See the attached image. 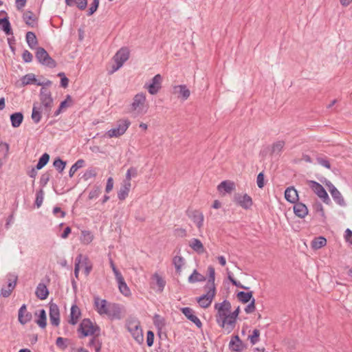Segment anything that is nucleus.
<instances>
[{"instance_id":"nucleus-25","label":"nucleus","mask_w":352,"mask_h":352,"mask_svg":"<svg viewBox=\"0 0 352 352\" xmlns=\"http://www.w3.org/2000/svg\"><path fill=\"white\" fill-rule=\"evenodd\" d=\"M0 29L7 36L13 35V30L8 16H5L3 18H0Z\"/></svg>"},{"instance_id":"nucleus-20","label":"nucleus","mask_w":352,"mask_h":352,"mask_svg":"<svg viewBox=\"0 0 352 352\" xmlns=\"http://www.w3.org/2000/svg\"><path fill=\"white\" fill-rule=\"evenodd\" d=\"M294 205L293 207V210L296 216L300 219H302L305 218L308 214L309 210L307 206L305 204L298 201L294 203Z\"/></svg>"},{"instance_id":"nucleus-28","label":"nucleus","mask_w":352,"mask_h":352,"mask_svg":"<svg viewBox=\"0 0 352 352\" xmlns=\"http://www.w3.org/2000/svg\"><path fill=\"white\" fill-rule=\"evenodd\" d=\"M24 119L23 112L17 111L10 114V120L13 128H18L21 126Z\"/></svg>"},{"instance_id":"nucleus-9","label":"nucleus","mask_w":352,"mask_h":352,"mask_svg":"<svg viewBox=\"0 0 352 352\" xmlns=\"http://www.w3.org/2000/svg\"><path fill=\"white\" fill-rule=\"evenodd\" d=\"M234 202L245 210L250 209L253 204L252 197L248 194L241 195L236 193L234 196Z\"/></svg>"},{"instance_id":"nucleus-46","label":"nucleus","mask_w":352,"mask_h":352,"mask_svg":"<svg viewBox=\"0 0 352 352\" xmlns=\"http://www.w3.org/2000/svg\"><path fill=\"white\" fill-rule=\"evenodd\" d=\"M85 162L82 159L78 160L70 168L69 177H72L75 173L80 168L85 166Z\"/></svg>"},{"instance_id":"nucleus-59","label":"nucleus","mask_w":352,"mask_h":352,"mask_svg":"<svg viewBox=\"0 0 352 352\" xmlns=\"http://www.w3.org/2000/svg\"><path fill=\"white\" fill-rule=\"evenodd\" d=\"M101 193V187L100 186L95 185L94 186L93 190H91L89 193L88 198L89 199H93L94 198L98 197Z\"/></svg>"},{"instance_id":"nucleus-1","label":"nucleus","mask_w":352,"mask_h":352,"mask_svg":"<svg viewBox=\"0 0 352 352\" xmlns=\"http://www.w3.org/2000/svg\"><path fill=\"white\" fill-rule=\"evenodd\" d=\"M208 280L204 287L206 293L196 298V301L202 308L208 307L217 294V289L214 284L215 269L212 265H209L207 270Z\"/></svg>"},{"instance_id":"nucleus-8","label":"nucleus","mask_w":352,"mask_h":352,"mask_svg":"<svg viewBox=\"0 0 352 352\" xmlns=\"http://www.w3.org/2000/svg\"><path fill=\"white\" fill-rule=\"evenodd\" d=\"M162 76L157 74L151 78L148 84L145 85V87L151 95H155L162 88Z\"/></svg>"},{"instance_id":"nucleus-64","label":"nucleus","mask_w":352,"mask_h":352,"mask_svg":"<svg viewBox=\"0 0 352 352\" xmlns=\"http://www.w3.org/2000/svg\"><path fill=\"white\" fill-rule=\"evenodd\" d=\"M154 338H155L154 332L151 330H148L146 332V344L148 347H151L153 345Z\"/></svg>"},{"instance_id":"nucleus-51","label":"nucleus","mask_w":352,"mask_h":352,"mask_svg":"<svg viewBox=\"0 0 352 352\" xmlns=\"http://www.w3.org/2000/svg\"><path fill=\"white\" fill-rule=\"evenodd\" d=\"M70 340L68 338L58 337L56 340V345L61 350H65Z\"/></svg>"},{"instance_id":"nucleus-32","label":"nucleus","mask_w":352,"mask_h":352,"mask_svg":"<svg viewBox=\"0 0 352 352\" xmlns=\"http://www.w3.org/2000/svg\"><path fill=\"white\" fill-rule=\"evenodd\" d=\"M25 40L30 49L36 50V46L38 44V41L34 32H28L25 34Z\"/></svg>"},{"instance_id":"nucleus-6","label":"nucleus","mask_w":352,"mask_h":352,"mask_svg":"<svg viewBox=\"0 0 352 352\" xmlns=\"http://www.w3.org/2000/svg\"><path fill=\"white\" fill-rule=\"evenodd\" d=\"M39 99L41 100V106L44 107L45 111L50 115V112L53 104V98L50 91L46 89L45 87H41L40 89Z\"/></svg>"},{"instance_id":"nucleus-27","label":"nucleus","mask_w":352,"mask_h":352,"mask_svg":"<svg viewBox=\"0 0 352 352\" xmlns=\"http://www.w3.org/2000/svg\"><path fill=\"white\" fill-rule=\"evenodd\" d=\"M49 294L50 291L47 286L43 283H38L35 291L36 296L39 300H43L47 298Z\"/></svg>"},{"instance_id":"nucleus-34","label":"nucleus","mask_w":352,"mask_h":352,"mask_svg":"<svg viewBox=\"0 0 352 352\" xmlns=\"http://www.w3.org/2000/svg\"><path fill=\"white\" fill-rule=\"evenodd\" d=\"M146 101V95L145 94L141 92L137 94L133 100V102L131 104V109L136 110L138 107L140 105H143Z\"/></svg>"},{"instance_id":"nucleus-53","label":"nucleus","mask_w":352,"mask_h":352,"mask_svg":"<svg viewBox=\"0 0 352 352\" xmlns=\"http://www.w3.org/2000/svg\"><path fill=\"white\" fill-rule=\"evenodd\" d=\"M138 175V170L135 167L131 166L126 171L125 179L123 182H131V177H136Z\"/></svg>"},{"instance_id":"nucleus-12","label":"nucleus","mask_w":352,"mask_h":352,"mask_svg":"<svg viewBox=\"0 0 352 352\" xmlns=\"http://www.w3.org/2000/svg\"><path fill=\"white\" fill-rule=\"evenodd\" d=\"M8 289H5L4 287L1 288V296H2L4 298L9 297L12 291L14 289L16 283L18 280V276L12 274H8Z\"/></svg>"},{"instance_id":"nucleus-47","label":"nucleus","mask_w":352,"mask_h":352,"mask_svg":"<svg viewBox=\"0 0 352 352\" xmlns=\"http://www.w3.org/2000/svg\"><path fill=\"white\" fill-rule=\"evenodd\" d=\"M52 170H48L41 175L39 181V185L41 188L43 189L47 184L52 176Z\"/></svg>"},{"instance_id":"nucleus-33","label":"nucleus","mask_w":352,"mask_h":352,"mask_svg":"<svg viewBox=\"0 0 352 352\" xmlns=\"http://www.w3.org/2000/svg\"><path fill=\"white\" fill-rule=\"evenodd\" d=\"M153 320L155 327L157 329V335L161 338V330L162 327L166 325V320L163 317L157 314L154 315Z\"/></svg>"},{"instance_id":"nucleus-15","label":"nucleus","mask_w":352,"mask_h":352,"mask_svg":"<svg viewBox=\"0 0 352 352\" xmlns=\"http://www.w3.org/2000/svg\"><path fill=\"white\" fill-rule=\"evenodd\" d=\"M247 346L238 335H234L229 343V349L232 352H241Z\"/></svg>"},{"instance_id":"nucleus-30","label":"nucleus","mask_w":352,"mask_h":352,"mask_svg":"<svg viewBox=\"0 0 352 352\" xmlns=\"http://www.w3.org/2000/svg\"><path fill=\"white\" fill-rule=\"evenodd\" d=\"M131 186V182H123L120 189L118 191V198L119 200L123 201L128 197Z\"/></svg>"},{"instance_id":"nucleus-42","label":"nucleus","mask_w":352,"mask_h":352,"mask_svg":"<svg viewBox=\"0 0 352 352\" xmlns=\"http://www.w3.org/2000/svg\"><path fill=\"white\" fill-rule=\"evenodd\" d=\"M235 190V184L231 180H224L221 182V190L225 193H231Z\"/></svg>"},{"instance_id":"nucleus-39","label":"nucleus","mask_w":352,"mask_h":352,"mask_svg":"<svg viewBox=\"0 0 352 352\" xmlns=\"http://www.w3.org/2000/svg\"><path fill=\"white\" fill-rule=\"evenodd\" d=\"M327 245V239L323 236L315 237L311 241V248L319 250Z\"/></svg>"},{"instance_id":"nucleus-11","label":"nucleus","mask_w":352,"mask_h":352,"mask_svg":"<svg viewBox=\"0 0 352 352\" xmlns=\"http://www.w3.org/2000/svg\"><path fill=\"white\" fill-rule=\"evenodd\" d=\"M49 316L50 323L52 326L58 327L60 324V310L58 306L52 301L49 303Z\"/></svg>"},{"instance_id":"nucleus-40","label":"nucleus","mask_w":352,"mask_h":352,"mask_svg":"<svg viewBox=\"0 0 352 352\" xmlns=\"http://www.w3.org/2000/svg\"><path fill=\"white\" fill-rule=\"evenodd\" d=\"M285 142L284 140H278L273 143L271 146L270 155L272 156L274 154L280 155L285 146Z\"/></svg>"},{"instance_id":"nucleus-16","label":"nucleus","mask_w":352,"mask_h":352,"mask_svg":"<svg viewBox=\"0 0 352 352\" xmlns=\"http://www.w3.org/2000/svg\"><path fill=\"white\" fill-rule=\"evenodd\" d=\"M111 304L105 299H100L98 296L94 297V306L100 315L108 314L109 305Z\"/></svg>"},{"instance_id":"nucleus-14","label":"nucleus","mask_w":352,"mask_h":352,"mask_svg":"<svg viewBox=\"0 0 352 352\" xmlns=\"http://www.w3.org/2000/svg\"><path fill=\"white\" fill-rule=\"evenodd\" d=\"M237 319L232 316L230 313H226L221 316V328L226 327L228 333H230L235 327Z\"/></svg>"},{"instance_id":"nucleus-17","label":"nucleus","mask_w":352,"mask_h":352,"mask_svg":"<svg viewBox=\"0 0 352 352\" xmlns=\"http://www.w3.org/2000/svg\"><path fill=\"white\" fill-rule=\"evenodd\" d=\"M93 322L89 318H84L82 320L80 323L79 324L78 328V333H79V338H84L87 337L88 336H85V333L87 331H89L93 327Z\"/></svg>"},{"instance_id":"nucleus-58","label":"nucleus","mask_w":352,"mask_h":352,"mask_svg":"<svg viewBox=\"0 0 352 352\" xmlns=\"http://www.w3.org/2000/svg\"><path fill=\"white\" fill-rule=\"evenodd\" d=\"M96 175H97V173H96L95 168L90 167L84 173V174L82 176V178L85 181H87L91 177H95L96 176Z\"/></svg>"},{"instance_id":"nucleus-52","label":"nucleus","mask_w":352,"mask_h":352,"mask_svg":"<svg viewBox=\"0 0 352 352\" xmlns=\"http://www.w3.org/2000/svg\"><path fill=\"white\" fill-rule=\"evenodd\" d=\"M82 254H79L75 259L74 274V276L77 279H78V278H79V272H80V263L82 262Z\"/></svg>"},{"instance_id":"nucleus-19","label":"nucleus","mask_w":352,"mask_h":352,"mask_svg":"<svg viewBox=\"0 0 352 352\" xmlns=\"http://www.w3.org/2000/svg\"><path fill=\"white\" fill-rule=\"evenodd\" d=\"M82 314L79 307L76 303L73 304L70 309V314L69 316L68 322L72 325H76Z\"/></svg>"},{"instance_id":"nucleus-49","label":"nucleus","mask_w":352,"mask_h":352,"mask_svg":"<svg viewBox=\"0 0 352 352\" xmlns=\"http://www.w3.org/2000/svg\"><path fill=\"white\" fill-rule=\"evenodd\" d=\"M94 239V235L89 230H82L81 232L80 241L84 244H89Z\"/></svg>"},{"instance_id":"nucleus-24","label":"nucleus","mask_w":352,"mask_h":352,"mask_svg":"<svg viewBox=\"0 0 352 352\" xmlns=\"http://www.w3.org/2000/svg\"><path fill=\"white\" fill-rule=\"evenodd\" d=\"M35 316L37 318L35 320V322L42 329H45L47 326V314L44 309H41L35 312Z\"/></svg>"},{"instance_id":"nucleus-37","label":"nucleus","mask_w":352,"mask_h":352,"mask_svg":"<svg viewBox=\"0 0 352 352\" xmlns=\"http://www.w3.org/2000/svg\"><path fill=\"white\" fill-rule=\"evenodd\" d=\"M67 165V162L63 160L60 157L58 156L53 161V166L58 172L62 174Z\"/></svg>"},{"instance_id":"nucleus-10","label":"nucleus","mask_w":352,"mask_h":352,"mask_svg":"<svg viewBox=\"0 0 352 352\" xmlns=\"http://www.w3.org/2000/svg\"><path fill=\"white\" fill-rule=\"evenodd\" d=\"M186 214L196 224L198 228L203 226L204 214L202 212L188 208L186 211Z\"/></svg>"},{"instance_id":"nucleus-22","label":"nucleus","mask_w":352,"mask_h":352,"mask_svg":"<svg viewBox=\"0 0 352 352\" xmlns=\"http://www.w3.org/2000/svg\"><path fill=\"white\" fill-rule=\"evenodd\" d=\"M285 199L291 204H294L299 200L298 191L294 186H289L285 189Z\"/></svg>"},{"instance_id":"nucleus-48","label":"nucleus","mask_w":352,"mask_h":352,"mask_svg":"<svg viewBox=\"0 0 352 352\" xmlns=\"http://www.w3.org/2000/svg\"><path fill=\"white\" fill-rule=\"evenodd\" d=\"M50 155L47 153H44L38 159L37 164H36V168L42 169L49 162Z\"/></svg>"},{"instance_id":"nucleus-18","label":"nucleus","mask_w":352,"mask_h":352,"mask_svg":"<svg viewBox=\"0 0 352 352\" xmlns=\"http://www.w3.org/2000/svg\"><path fill=\"white\" fill-rule=\"evenodd\" d=\"M107 315L111 320H120L121 319V308L118 303H111L109 305Z\"/></svg>"},{"instance_id":"nucleus-41","label":"nucleus","mask_w":352,"mask_h":352,"mask_svg":"<svg viewBox=\"0 0 352 352\" xmlns=\"http://www.w3.org/2000/svg\"><path fill=\"white\" fill-rule=\"evenodd\" d=\"M190 247L198 254L203 253L204 252V247L201 241L198 239H192L189 243Z\"/></svg>"},{"instance_id":"nucleus-55","label":"nucleus","mask_w":352,"mask_h":352,"mask_svg":"<svg viewBox=\"0 0 352 352\" xmlns=\"http://www.w3.org/2000/svg\"><path fill=\"white\" fill-rule=\"evenodd\" d=\"M100 0H93L88 10L87 15L90 16L93 15L98 10L99 7Z\"/></svg>"},{"instance_id":"nucleus-31","label":"nucleus","mask_w":352,"mask_h":352,"mask_svg":"<svg viewBox=\"0 0 352 352\" xmlns=\"http://www.w3.org/2000/svg\"><path fill=\"white\" fill-rule=\"evenodd\" d=\"M253 291H249L247 292L240 291L237 292L236 296L239 301H240L243 304H246L250 302L252 299H254V298L253 297Z\"/></svg>"},{"instance_id":"nucleus-35","label":"nucleus","mask_w":352,"mask_h":352,"mask_svg":"<svg viewBox=\"0 0 352 352\" xmlns=\"http://www.w3.org/2000/svg\"><path fill=\"white\" fill-rule=\"evenodd\" d=\"M23 19L28 26L34 28L35 24L33 23L37 21V18L31 10H27L23 15Z\"/></svg>"},{"instance_id":"nucleus-45","label":"nucleus","mask_w":352,"mask_h":352,"mask_svg":"<svg viewBox=\"0 0 352 352\" xmlns=\"http://www.w3.org/2000/svg\"><path fill=\"white\" fill-rule=\"evenodd\" d=\"M313 209H314L315 212H319L320 213V215L322 217V223H325L326 222V219H327V217L325 215V212H324L322 204L320 201H316L313 204Z\"/></svg>"},{"instance_id":"nucleus-60","label":"nucleus","mask_w":352,"mask_h":352,"mask_svg":"<svg viewBox=\"0 0 352 352\" xmlns=\"http://www.w3.org/2000/svg\"><path fill=\"white\" fill-rule=\"evenodd\" d=\"M83 263L85 264L84 273L86 276H88L92 270L93 265L89 262V258L87 256H84Z\"/></svg>"},{"instance_id":"nucleus-57","label":"nucleus","mask_w":352,"mask_h":352,"mask_svg":"<svg viewBox=\"0 0 352 352\" xmlns=\"http://www.w3.org/2000/svg\"><path fill=\"white\" fill-rule=\"evenodd\" d=\"M85 336H93V337L98 338L100 335V327L97 324H93L91 329L85 333Z\"/></svg>"},{"instance_id":"nucleus-44","label":"nucleus","mask_w":352,"mask_h":352,"mask_svg":"<svg viewBox=\"0 0 352 352\" xmlns=\"http://www.w3.org/2000/svg\"><path fill=\"white\" fill-rule=\"evenodd\" d=\"M153 279L155 280V283L158 287L157 291L162 292L166 285V280L157 273L153 275Z\"/></svg>"},{"instance_id":"nucleus-43","label":"nucleus","mask_w":352,"mask_h":352,"mask_svg":"<svg viewBox=\"0 0 352 352\" xmlns=\"http://www.w3.org/2000/svg\"><path fill=\"white\" fill-rule=\"evenodd\" d=\"M118 283V289L120 292L124 296L128 297L131 295V290L126 285L124 279L120 280Z\"/></svg>"},{"instance_id":"nucleus-4","label":"nucleus","mask_w":352,"mask_h":352,"mask_svg":"<svg viewBox=\"0 0 352 352\" xmlns=\"http://www.w3.org/2000/svg\"><path fill=\"white\" fill-rule=\"evenodd\" d=\"M309 188L326 204L331 202L329 195L324 188L318 182L314 180L307 181Z\"/></svg>"},{"instance_id":"nucleus-29","label":"nucleus","mask_w":352,"mask_h":352,"mask_svg":"<svg viewBox=\"0 0 352 352\" xmlns=\"http://www.w3.org/2000/svg\"><path fill=\"white\" fill-rule=\"evenodd\" d=\"M174 93L178 94L179 98L182 100H186L188 98L190 94V90L188 89L186 85H179L173 87Z\"/></svg>"},{"instance_id":"nucleus-56","label":"nucleus","mask_w":352,"mask_h":352,"mask_svg":"<svg viewBox=\"0 0 352 352\" xmlns=\"http://www.w3.org/2000/svg\"><path fill=\"white\" fill-rule=\"evenodd\" d=\"M57 76L60 77V87L65 89L68 87L69 80V78L65 76V74L64 72H59L57 74Z\"/></svg>"},{"instance_id":"nucleus-26","label":"nucleus","mask_w":352,"mask_h":352,"mask_svg":"<svg viewBox=\"0 0 352 352\" xmlns=\"http://www.w3.org/2000/svg\"><path fill=\"white\" fill-rule=\"evenodd\" d=\"M129 58V51L127 48L124 47L118 50L113 57L115 62H118L119 64H121L122 65H123L124 62H126Z\"/></svg>"},{"instance_id":"nucleus-54","label":"nucleus","mask_w":352,"mask_h":352,"mask_svg":"<svg viewBox=\"0 0 352 352\" xmlns=\"http://www.w3.org/2000/svg\"><path fill=\"white\" fill-rule=\"evenodd\" d=\"M260 331L258 329H255L253 330L252 333L249 335L248 340H250L252 345L255 344L259 341Z\"/></svg>"},{"instance_id":"nucleus-36","label":"nucleus","mask_w":352,"mask_h":352,"mask_svg":"<svg viewBox=\"0 0 352 352\" xmlns=\"http://www.w3.org/2000/svg\"><path fill=\"white\" fill-rule=\"evenodd\" d=\"M206 277L201 274L197 270H194L192 273L188 276V281L190 283H195L197 282H204L206 280Z\"/></svg>"},{"instance_id":"nucleus-21","label":"nucleus","mask_w":352,"mask_h":352,"mask_svg":"<svg viewBox=\"0 0 352 352\" xmlns=\"http://www.w3.org/2000/svg\"><path fill=\"white\" fill-rule=\"evenodd\" d=\"M57 181H53V189L57 195H61L65 192L64 187L67 182V177H62V176L56 175Z\"/></svg>"},{"instance_id":"nucleus-3","label":"nucleus","mask_w":352,"mask_h":352,"mask_svg":"<svg viewBox=\"0 0 352 352\" xmlns=\"http://www.w3.org/2000/svg\"><path fill=\"white\" fill-rule=\"evenodd\" d=\"M126 326L134 340L138 344H142L144 341V336L140 321L133 319L128 321Z\"/></svg>"},{"instance_id":"nucleus-2","label":"nucleus","mask_w":352,"mask_h":352,"mask_svg":"<svg viewBox=\"0 0 352 352\" xmlns=\"http://www.w3.org/2000/svg\"><path fill=\"white\" fill-rule=\"evenodd\" d=\"M35 57L39 64L50 69L56 67V60L52 58L47 50L43 47H37L35 52Z\"/></svg>"},{"instance_id":"nucleus-13","label":"nucleus","mask_w":352,"mask_h":352,"mask_svg":"<svg viewBox=\"0 0 352 352\" xmlns=\"http://www.w3.org/2000/svg\"><path fill=\"white\" fill-rule=\"evenodd\" d=\"M180 311L186 316V318L194 323L199 329L202 327V322L195 314V311L192 309L188 307H184L180 308Z\"/></svg>"},{"instance_id":"nucleus-5","label":"nucleus","mask_w":352,"mask_h":352,"mask_svg":"<svg viewBox=\"0 0 352 352\" xmlns=\"http://www.w3.org/2000/svg\"><path fill=\"white\" fill-rule=\"evenodd\" d=\"M131 122L128 119L120 120L118 121L116 127L111 129L106 134L110 138L120 137L126 132Z\"/></svg>"},{"instance_id":"nucleus-7","label":"nucleus","mask_w":352,"mask_h":352,"mask_svg":"<svg viewBox=\"0 0 352 352\" xmlns=\"http://www.w3.org/2000/svg\"><path fill=\"white\" fill-rule=\"evenodd\" d=\"M322 182L327 187L333 200L340 206H346V202L343 197L336 187L330 181L327 180L326 179Z\"/></svg>"},{"instance_id":"nucleus-23","label":"nucleus","mask_w":352,"mask_h":352,"mask_svg":"<svg viewBox=\"0 0 352 352\" xmlns=\"http://www.w3.org/2000/svg\"><path fill=\"white\" fill-rule=\"evenodd\" d=\"M42 118V106L37 102L33 103L31 118L34 123L38 124Z\"/></svg>"},{"instance_id":"nucleus-62","label":"nucleus","mask_w":352,"mask_h":352,"mask_svg":"<svg viewBox=\"0 0 352 352\" xmlns=\"http://www.w3.org/2000/svg\"><path fill=\"white\" fill-rule=\"evenodd\" d=\"M32 313L27 311L24 314H23L22 320H21V318H18V321L21 324L24 325V324H27L28 322H30L32 320Z\"/></svg>"},{"instance_id":"nucleus-38","label":"nucleus","mask_w":352,"mask_h":352,"mask_svg":"<svg viewBox=\"0 0 352 352\" xmlns=\"http://www.w3.org/2000/svg\"><path fill=\"white\" fill-rule=\"evenodd\" d=\"M38 82V80L36 78V76L32 73L25 74L21 78V84L23 86H26L28 85H37Z\"/></svg>"},{"instance_id":"nucleus-63","label":"nucleus","mask_w":352,"mask_h":352,"mask_svg":"<svg viewBox=\"0 0 352 352\" xmlns=\"http://www.w3.org/2000/svg\"><path fill=\"white\" fill-rule=\"evenodd\" d=\"M256 184L259 188H263L265 186V175L263 171L258 174L256 177Z\"/></svg>"},{"instance_id":"nucleus-50","label":"nucleus","mask_w":352,"mask_h":352,"mask_svg":"<svg viewBox=\"0 0 352 352\" xmlns=\"http://www.w3.org/2000/svg\"><path fill=\"white\" fill-rule=\"evenodd\" d=\"M43 197L44 191L42 188H40L36 192V198L34 203V207H36V208H39L41 206L43 201Z\"/></svg>"},{"instance_id":"nucleus-61","label":"nucleus","mask_w":352,"mask_h":352,"mask_svg":"<svg viewBox=\"0 0 352 352\" xmlns=\"http://www.w3.org/2000/svg\"><path fill=\"white\" fill-rule=\"evenodd\" d=\"M231 304L230 302L225 299L221 302V316H224L226 313H230Z\"/></svg>"}]
</instances>
